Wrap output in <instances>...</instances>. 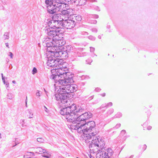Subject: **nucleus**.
Returning a JSON list of instances; mask_svg holds the SVG:
<instances>
[{"instance_id":"1","label":"nucleus","mask_w":158,"mask_h":158,"mask_svg":"<svg viewBox=\"0 0 158 158\" xmlns=\"http://www.w3.org/2000/svg\"><path fill=\"white\" fill-rule=\"evenodd\" d=\"M71 82V79H70L64 82L63 85H60L59 89L55 95L56 100L60 101V106H67L70 104L71 102L68 98V95L76 90L74 87L70 85Z\"/></svg>"},{"instance_id":"2","label":"nucleus","mask_w":158,"mask_h":158,"mask_svg":"<svg viewBox=\"0 0 158 158\" xmlns=\"http://www.w3.org/2000/svg\"><path fill=\"white\" fill-rule=\"evenodd\" d=\"M95 124L94 121H91L87 123H78V125H73V128L77 130L78 133H83L84 136L85 141L91 139L94 137L98 133L96 129L94 128Z\"/></svg>"},{"instance_id":"3","label":"nucleus","mask_w":158,"mask_h":158,"mask_svg":"<svg viewBox=\"0 0 158 158\" xmlns=\"http://www.w3.org/2000/svg\"><path fill=\"white\" fill-rule=\"evenodd\" d=\"M59 67H56L51 70V73L53 75H55L52 78L55 81L56 84L59 85H63L64 82H65L67 80H69L71 79V81H72L70 78H67V74L64 70L61 67V64H60Z\"/></svg>"},{"instance_id":"4","label":"nucleus","mask_w":158,"mask_h":158,"mask_svg":"<svg viewBox=\"0 0 158 158\" xmlns=\"http://www.w3.org/2000/svg\"><path fill=\"white\" fill-rule=\"evenodd\" d=\"M65 43V41L64 40H52L46 43L48 47L47 51L48 52H55L57 50L56 48H63V45Z\"/></svg>"},{"instance_id":"5","label":"nucleus","mask_w":158,"mask_h":158,"mask_svg":"<svg viewBox=\"0 0 158 158\" xmlns=\"http://www.w3.org/2000/svg\"><path fill=\"white\" fill-rule=\"evenodd\" d=\"M105 145V143L104 139L98 136V137H95V139L92 140L89 148L91 151L94 152H96L98 150L102 149L104 147Z\"/></svg>"},{"instance_id":"6","label":"nucleus","mask_w":158,"mask_h":158,"mask_svg":"<svg viewBox=\"0 0 158 158\" xmlns=\"http://www.w3.org/2000/svg\"><path fill=\"white\" fill-rule=\"evenodd\" d=\"M48 52L49 54L48 55V60L47 63L48 65L53 68V69L58 67V66L59 67V65L60 63L58 60L56 59L57 57L51 55L50 52Z\"/></svg>"},{"instance_id":"7","label":"nucleus","mask_w":158,"mask_h":158,"mask_svg":"<svg viewBox=\"0 0 158 158\" xmlns=\"http://www.w3.org/2000/svg\"><path fill=\"white\" fill-rule=\"evenodd\" d=\"M76 110V108L74 109L73 112L71 111L69 114H68L66 116V118L67 119L68 121L71 122L73 123V124L71 125V127L72 129H74L73 128L72 126L74 124H76L77 122V118H78V115L75 112H77V111H75Z\"/></svg>"},{"instance_id":"8","label":"nucleus","mask_w":158,"mask_h":158,"mask_svg":"<svg viewBox=\"0 0 158 158\" xmlns=\"http://www.w3.org/2000/svg\"><path fill=\"white\" fill-rule=\"evenodd\" d=\"M63 48H57V50L55 52H51L50 53L51 55L54 56L55 57H62L63 58L66 59L68 57V53L66 51L63 50Z\"/></svg>"},{"instance_id":"9","label":"nucleus","mask_w":158,"mask_h":158,"mask_svg":"<svg viewBox=\"0 0 158 158\" xmlns=\"http://www.w3.org/2000/svg\"><path fill=\"white\" fill-rule=\"evenodd\" d=\"M70 105L67 106H61L63 108L60 111V113L62 115H67L68 114L71 112V111L73 112L74 109L76 108V106L74 105H72L71 106H69Z\"/></svg>"},{"instance_id":"10","label":"nucleus","mask_w":158,"mask_h":158,"mask_svg":"<svg viewBox=\"0 0 158 158\" xmlns=\"http://www.w3.org/2000/svg\"><path fill=\"white\" fill-rule=\"evenodd\" d=\"M92 117V114L91 113L88 112H86L82 114L77 118V122L76 125H78V123H83L84 121L86 119L91 118Z\"/></svg>"},{"instance_id":"11","label":"nucleus","mask_w":158,"mask_h":158,"mask_svg":"<svg viewBox=\"0 0 158 158\" xmlns=\"http://www.w3.org/2000/svg\"><path fill=\"white\" fill-rule=\"evenodd\" d=\"M75 26L74 22L72 20L71 18L68 20H64L62 22V27L67 29H71Z\"/></svg>"},{"instance_id":"12","label":"nucleus","mask_w":158,"mask_h":158,"mask_svg":"<svg viewBox=\"0 0 158 158\" xmlns=\"http://www.w3.org/2000/svg\"><path fill=\"white\" fill-rule=\"evenodd\" d=\"M49 27L56 29L60 28L62 26V22H58L54 20L49 21L48 23Z\"/></svg>"},{"instance_id":"13","label":"nucleus","mask_w":158,"mask_h":158,"mask_svg":"<svg viewBox=\"0 0 158 158\" xmlns=\"http://www.w3.org/2000/svg\"><path fill=\"white\" fill-rule=\"evenodd\" d=\"M56 4H54L53 2L52 3L51 2L47 5L48 11L49 13L53 14L56 12V10H57V7L56 6Z\"/></svg>"},{"instance_id":"14","label":"nucleus","mask_w":158,"mask_h":158,"mask_svg":"<svg viewBox=\"0 0 158 158\" xmlns=\"http://www.w3.org/2000/svg\"><path fill=\"white\" fill-rule=\"evenodd\" d=\"M48 35L52 38L57 35L58 30L50 27H48L47 29Z\"/></svg>"},{"instance_id":"15","label":"nucleus","mask_w":158,"mask_h":158,"mask_svg":"<svg viewBox=\"0 0 158 158\" xmlns=\"http://www.w3.org/2000/svg\"><path fill=\"white\" fill-rule=\"evenodd\" d=\"M72 20L75 23L76 25V23H78L79 22L81 21L82 18L80 15H71L70 17Z\"/></svg>"},{"instance_id":"16","label":"nucleus","mask_w":158,"mask_h":158,"mask_svg":"<svg viewBox=\"0 0 158 158\" xmlns=\"http://www.w3.org/2000/svg\"><path fill=\"white\" fill-rule=\"evenodd\" d=\"M64 15L62 14H57L54 16V18L55 19V21L58 22H63L64 20Z\"/></svg>"},{"instance_id":"17","label":"nucleus","mask_w":158,"mask_h":158,"mask_svg":"<svg viewBox=\"0 0 158 158\" xmlns=\"http://www.w3.org/2000/svg\"><path fill=\"white\" fill-rule=\"evenodd\" d=\"M56 6L57 7V10L60 11H64L66 9V4L63 3H61V4L56 5Z\"/></svg>"},{"instance_id":"18","label":"nucleus","mask_w":158,"mask_h":158,"mask_svg":"<svg viewBox=\"0 0 158 158\" xmlns=\"http://www.w3.org/2000/svg\"><path fill=\"white\" fill-rule=\"evenodd\" d=\"M60 31L58 30L57 35H56L53 38L52 40H63V34L60 32Z\"/></svg>"},{"instance_id":"19","label":"nucleus","mask_w":158,"mask_h":158,"mask_svg":"<svg viewBox=\"0 0 158 158\" xmlns=\"http://www.w3.org/2000/svg\"><path fill=\"white\" fill-rule=\"evenodd\" d=\"M107 155L104 151H101L98 152L96 154L97 158H105Z\"/></svg>"},{"instance_id":"20","label":"nucleus","mask_w":158,"mask_h":158,"mask_svg":"<svg viewBox=\"0 0 158 158\" xmlns=\"http://www.w3.org/2000/svg\"><path fill=\"white\" fill-rule=\"evenodd\" d=\"M85 1V0H75L74 3L75 5L81 6L84 4Z\"/></svg>"},{"instance_id":"21","label":"nucleus","mask_w":158,"mask_h":158,"mask_svg":"<svg viewBox=\"0 0 158 158\" xmlns=\"http://www.w3.org/2000/svg\"><path fill=\"white\" fill-rule=\"evenodd\" d=\"M52 1L53 4L58 5L61 4L62 3H64V0H53Z\"/></svg>"},{"instance_id":"22","label":"nucleus","mask_w":158,"mask_h":158,"mask_svg":"<svg viewBox=\"0 0 158 158\" xmlns=\"http://www.w3.org/2000/svg\"><path fill=\"white\" fill-rule=\"evenodd\" d=\"M45 152V149H43L40 147L37 148L36 149V152L40 154H43Z\"/></svg>"},{"instance_id":"23","label":"nucleus","mask_w":158,"mask_h":158,"mask_svg":"<svg viewBox=\"0 0 158 158\" xmlns=\"http://www.w3.org/2000/svg\"><path fill=\"white\" fill-rule=\"evenodd\" d=\"M43 156L47 158H49L51 156V154L50 152H47L45 150V152L43 153Z\"/></svg>"},{"instance_id":"24","label":"nucleus","mask_w":158,"mask_h":158,"mask_svg":"<svg viewBox=\"0 0 158 158\" xmlns=\"http://www.w3.org/2000/svg\"><path fill=\"white\" fill-rule=\"evenodd\" d=\"M107 154L108 155L107 156H112L113 153V151L112 150V149L110 148H108L107 149Z\"/></svg>"},{"instance_id":"25","label":"nucleus","mask_w":158,"mask_h":158,"mask_svg":"<svg viewBox=\"0 0 158 158\" xmlns=\"http://www.w3.org/2000/svg\"><path fill=\"white\" fill-rule=\"evenodd\" d=\"M37 141L40 142H42L44 141V139L41 138H39L37 139Z\"/></svg>"},{"instance_id":"26","label":"nucleus","mask_w":158,"mask_h":158,"mask_svg":"<svg viewBox=\"0 0 158 158\" xmlns=\"http://www.w3.org/2000/svg\"><path fill=\"white\" fill-rule=\"evenodd\" d=\"M37 72V70L36 68L35 67H34L32 70V73L33 74H34L36 73Z\"/></svg>"},{"instance_id":"27","label":"nucleus","mask_w":158,"mask_h":158,"mask_svg":"<svg viewBox=\"0 0 158 158\" xmlns=\"http://www.w3.org/2000/svg\"><path fill=\"white\" fill-rule=\"evenodd\" d=\"M4 36H6V37H5V38L6 39L7 38V37H8V33H6L5 35H4Z\"/></svg>"},{"instance_id":"28","label":"nucleus","mask_w":158,"mask_h":158,"mask_svg":"<svg viewBox=\"0 0 158 158\" xmlns=\"http://www.w3.org/2000/svg\"><path fill=\"white\" fill-rule=\"evenodd\" d=\"M9 54H10V57L11 58H12L13 55L12 53L11 52H10Z\"/></svg>"},{"instance_id":"29","label":"nucleus","mask_w":158,"mask_h":158,"mask_svg":"<svg viewBox=\"0 0 158 158\" xmlns=\"http://www.w3.org/2000/svg\"><path fill=\"white\" fill-rule=\"evenodd\" d=\"M143 148H144V150H145V149H146V145H144L143 146Z\"/></svg>"},{"instance_id":"30","label":"nucleus","mask_w":158,"mask_h":158,"mask_svg":"<svg viewBox=\"0 0 158 158\" xmlns=\"http://www.w3.org/2000/svg\"><path fill=\"white\" fill-rule=\"evenodd\" d=\"M6 46L7 47H8V48H9V45H8V43H6Z\"/></svg>"},{"instance_id":"31","label":"nucleus","mask_w":158,"mask_h":158,"mask_svg":"<svg viewBox=\"0 0 158 158\" xmlns=\"http://www.w3.org/2000/svg\"><path fill=\"white\" fill-rule=\"evenodd\" d=\"M2 80H4V77H3V74H2Z\"/></svg>"},{"instance_id":"32","label":"nucleus","mask_w":158,"mask_h":158,"mask_svg":"<svg viewBox=\"0 0 158 158\" xmlns=\"http://www.w3.org/2000/svg\"><path fill=\"white\" fill-rule=\"evenodd\" d=\"M105 158H110L109 156H107V155L106 156V157H105Z\"/></svg>"},{"instance_id":"33","label":"nucleus","mask_w":158,"mask_h":158,"mask_svg":"<svg viewBox=\"0 0 158 158\" xmlns=\"http://www.w3.org/2000/svg\"><path fill=\"white\" fill-rule=\"evenodd\" d=\"M122 132H123V133H125L126 131L125 130H122Z\"/></svg>"},{"instance_id":"34","label":"nucleus","mask_w":158,"mask_h":158,"mask_svg":"<svg viewBox=\"0 0 158 158\" xmlns=\"http://www.w3.org/2000/svg\"><path fill=\"white\" fill-rule=\"evenodd\" d=\"M36 94H37V95H38V96H40V93H39V92H38V93H36Z\"/></svg>"},{"instance_id":"35","label":"nucleus","mask_w":158,"mask_h":158,"mask_svg":"<svg viewBox=\"0 0 158 158\" xmlns=\"http://www.w3.org/2000/svg\"><path fill=\"white\" fill-rule=\"evenodd\" d=\"M102 96L103 97H104L105 96V93L103 94H102Z\"/></svg>"},{"instance_id":"36","label":"nucleus","mask_w":158,"mask_h":158,"mask_svg":"<svg viewBox=\"0 0 158 158\" xmlns=\"http://www.w3.org/2000/svg\"><path fill=\"white\" fill-rule=\"evenodd\" d=\"M151 129V127H149L148 128V130H150Z\"/></svg>"},{"instance_id":"37","label":"nucleus","mask_w":158,"mask_h":158,"mask_svg":"<svg viewBox=\"0 0 158 158\" xmlns=\"http://www.w3.org/2000/svg\"><path fill=\"white\" fill-rule=\"evenodd\" d=\"M27 97H26V105H27Z\"/></svg>"},{"instance_id":"38","label":"nucleus","mask_w":158,"mask_h":158,"mask_svg":"<svg viewBox=\"0 0 158 158\" xmlns=\"http://www.w3.org/2000/svg\"><path fill=\"white\" fill-rule=\"evenodd\" d=\"M90 158H94L93 156H91V155H90Z\"/></svg>"},{"instance_id":"39","label":"nucleus","mask_w":158,"mask_h":158,"mask_svg":"<svg viewBox=\"0 0 158 158\" xmlns=\"http://www.w3.org/2000/svg\"><path fill=\"white\" fill-rule=\"evenodd\" d=\"M3 83H4V84H5V80H3Z\"/></svg>"},{"instance_id":"40","label":"nucleus","mask_w":158,"mask_h":158,"mask_svg":"<svg viewBox=\"0 0 158 158\" xmlns=\"http://www.w3.org/2000/svg\"><path fill=\"white\" fill-rule=\"evenodd\" d=\"M48 2H49L48 1H45V2H46V3H48Z\"/></svg>"},{"instance_id":"41","label":"nucleus","mask_w":158,"mask_h":158,"mask_svg":"<svg viewBox=\"0 0 158 158\" xmlns=\"http://www.w3.org/2000/svg\"><path fill=\"white\" fill-rule=\"evenodd\" d=\"M12 82H13V83H15V81H12Z\"/></svg>"},{"instance_id":"42","label":"nucleus","mask_w":158,"mask_h":158,"mask_svg":"<svg viewBox=\"0 0 158 158\" xmlns=\"http://www.w3.org/2000/svg\"><path fill=\"white\" fill-rule=\"evenodd\" d=\"M29 118H32V117H31L30 116Z\"/></svg>"},{"instance_id":"43","label":"nucleus","mask_w":158,"mask_h":158,"mask_svg":"<svg viewBox=\"0 0 158 158\" xmlns=\"http://www.w3.org/2000/svg\"><path fill=\"white\" fill-rule=\"evenodd\" d=\"M45 108H46V109H47V108H46L45 106Z\"/></svg>"}]
</instances>
